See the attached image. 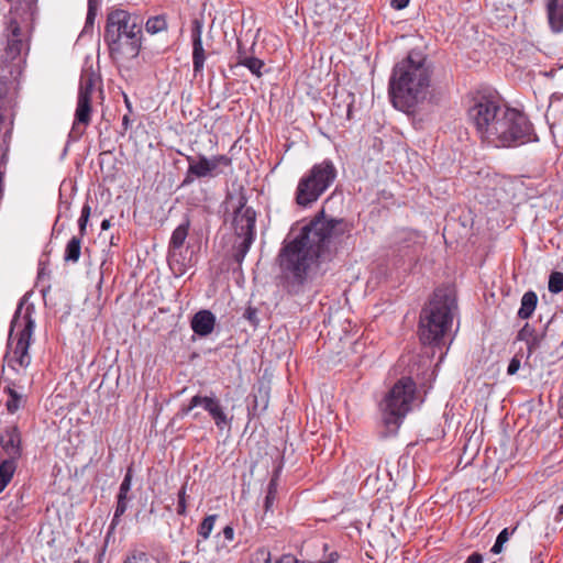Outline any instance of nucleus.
<instances>
[{
    "instance_id": "6ab92c4d",
    "label": "nucleus",
    "mask_w": 563,
    "mask_h": 563,
    "mask_svg": "<svg viewBox=\"0 0 563 563\" xmlns=\"http://www.w3.org/2000/svg\"><path fill=\"white\" fill-rule=\"evenodd\" d=\"M269 404V389L263 384L254 387L250 394V402L247 405V419L249 421L260 417Z\"/></svg>"
},
{
    "instance_id": "49530a36",
    "label": "nucleus",
    "mask_w": 563,
    "mask_h": 563,
    "mask_svg": "<svg viewBox=\"0 0 563 563\" xmlns=\"http://www.w3.org/2000/svg\"><path fill=\"white\" fill-rule=\"evenodd\" d=\"M516 530L517 527H514L511 530L509 528H505L499 532L496 539L499 540V542H501L503 544H505Z\"/></svg>"
},
{
    "instance_id": "412c9836",
    "label": "nucleus",
    "mask_w": 563,
    "mask_h": 563,
    "mask_svg": "<svg viewBox=\"0 0 563 563\" xmlns=\"http://www.w3.org/2000/svg\"><path fill=\"white\" fill-rule=\"evenodd\" d=\"M216 322V316L210 310L202 309L192 316L190 327L195 334L205 338L213 332Z\"/></svg>"
},
{
    "instance_id": "c85d7f7f",
    "label": "nucleus",
    "mask_w": 563,
    "mask_h": 563,
    "mask_svg": "<svg viewBox=\"0 0 563 563\" xmlns=\"http://www.w3.org/2000/svg\"><path fill=\"white\" fill-rule=\"evenodd\" d=\"M240 66L246 67L254 76L260 78L263 76L262 69L264 68L265 63L255 56H251L250 58L241 59Z\"/></svg>"
},
{
    "instance_id": "f704fd0d",
    "label": "nucleus",
    "mask_w": 563,
    "mask_h": 563,
    "mask_svg": "<svg viewBox=\"0 0 563 563\" xmlns=\"http://www.w3.org/2000/svg\"><path fill=\"white\" fill-rule=\"evenodd\" d=\"M9 399L7 400V409L10 413H14L22 404V396L19 395L15 390L9 388Z\"/></svg>"
},
{
    "instance_id": "864d4df0",
    "label": "nucleus",
    "mask_w": 563,
    "mask_h": 563,
    "mask_svg": "<svg viewBox=\"0 0 563 563\" xmlns=\"http://www.w3.org/2000/svg\"><path fill=\"white\" fill-rule=\"evenodd\" d=\"M504 544L496 539L493 548L490 549L492 553L499 554L503 551Z\"/></svg>"
},
{
    "instance_id": "bf43d9fd",
    "label": "nucleus",
    "mask_w": 563,
    "mask_h": 563,
    "mask_svg": "<svg viewBox=\"0 0 563 563\" xmlns=\"http://www.w3.org/2000/svg\"><path fill=\"white\" fill-rule=\"evenodd\" d=\"M559 412L560 416L563 418V396L560 399Z\"/></svg>"
},
{
    "instance_id": "58836bf2",
    "label": "nucleus",
    "mask_w": 563,
    "mask_h": 563,
    "mask_svg": "<svg viewBox=\"0 0 563 563\" xmlns=\"http://www.w3.org/2000/svg\"><path fill=\"white\" fill-rule=\"evenodd\" d=\"M257 314H258V310H257V308L252 307V306H249V307L245 309L244 313H243V318H244L245 320H247V321H249V323H250L252 327L256 328V327L258 325V323H260V319H258Z\"/></svg>"
},
{
    "instance_id": "2eb2a0df",
    "label": "nucleus",
    "mask_w": 563,
    "mask_h": 563,
    "mask_svg": "<svg viewBox=\"0 0 563 563\" xmlns=\"http://www.w3.org/2000/svg\"><path fill=\"white\" fill-rule=\"evenodd\" d=\"M134 474V464L131 463L125 472V475L120 484L119 493L117 495V504L114 514L111 520V523L108 528L107 534H106V541L109 540V538L114 533V530L117 526L119 525L121 517L125 514L129 503L133 498L132 495H130L131 487H132V479Z\"/></svg>"
},
{
    "instance_id": "ddd939ff",
    "label": "nucleus",
    "mask_w": 563,
    "mask_h": 563,
    "mask_svg": "<svg viewBox=\"0 0 563 563\" xmlns=\"http://www.w3.org/2000/svg\"><path fill=\"white\" fill-rule=\"evenodd\" d=\"M201 406L213 420L216 427L219 430H223L225 427L230 428L232 424L233 417H229L224 411V407L222 406L220 399L212 396H202L200 394L191 397L187 405H183L177 416L180 418L186 417L194 408Z\"/></svg>"
},
{
    "instance_id": "7ed1b4c3",
    "label": "nucleus",
    "mask_w": 563,
    "mask_h": 563,
    "mask_svg": "<svg viewBox=\"0 0 563 563\" xmlns=\"http://www.w3.org/2000/svg\"><path fill=\"white\" fill-rule=\"evenodd\" d=\"M433 74L432 64L420 51L411 49L397 62L388 80V97L391 104L406 113L426 99Z\"/></svg>"
},
{
    "instance_id": "20e7f679",
    "label": "nucleus",
    "mask_w": 563,
    "mask_h": 563,
    "mask_svg": "<svg viewBox=\"0 0 563 563\" xmlns=\"http://www.w3.org/2000/svg\"><path fill=\"white\" fill-rule=\"evenodd\" d=\"M103 41L112 60L136 58L143 44V19L128 10L111 8L106 18Z\"/></svg>"
},
{
    "instance_id": "e2e57ef3",
    "label": "nucleus",
    "mask_w": 563,
    "mask_h": 563,
    "mask_svg": "<svg viewBox=\"0 0 563 563\" xmlns=\"http://www.w3.org/2000/svg\"><path fill=\"white\" fill-rule=\"evenodd\" d=\"M47 291H48V288H43V289L41 290V292H42V297H43V299H44V300H45V297H46V292H47Z\"/></svg>"
},
{
    "instance_id": "4c0bfd02",
    "label": "nucleus",
    "mask_w": 563,
    "mask_h": 563,
    "mask_svg": "<svg viewBox=\"0 0 563 563\" xmlns=\"http://www.w3.org/2000/svg\"><path fill=\"white\" fill-rule=\"evenodd\" d=\"M538 333L534 327L530 325L528 322L519 330L517 334V340L519 341H529L530 339L537 336Z\"/></svg>"
},
{
    "instance_id": "9d476101",
    "label": "nucleus",
    "mask_w": 563,
    "mask_h": 563,
    "mask_svg": "<svg viewBox=\"0 0 563 563\" xmlns=\"http://www.w3.org/2000/svg\"><path fill=\"white\" fill-rule=\"evenodd\" d=\"M188 169L183 180V186L189 185L195 179L214 178L223 173V168L231 167L232 158L225 154L213 155L210 158L199 154L197 158L187 155Z\"/></svg>"
},
{
    "instance_id": "4d7b16f0",
    "label": "nucleus",
    "mask_w": 563,
    "mask_h": 563,
    "mask_svg": "<svg viewBox=\"0 0 563 563\" xmlns=\"http://www.w3.org/2000/svg\"><path fill=\"white\" fill-rule=\"evenodd\" d=\"M563 516V504L559 507L558 514L555 516V521H559Z\"/></svg>"
},
{
    "instance_id": "a18cd8bd",
    "label": "nucleus",
    "mask_w": 563,
    "mask_h": 563,
    "mask_svg": "<svg viewBox=\"0 0 563 563\" xmlns=\"http://www.w3.org/2000/svg\"><path fill=\"white\" fill-rule=\"evenodd\" d=\"M70 206L71 203L69 201L60 200L58 205V218L63 216L69 218Z\"/></svg>"
},
{
    "instance_id": "a19ab883",
    "label": "nucleus",
    "mask_w": 563,
    "mask_h": 563,
    "mask_svg": "<svg viewBox=\"0 0 563 563\" xmlns=\"http://www.w3.org/2000/svg\"><path fill=\"white\" fill-rule=\"evenodd\" d=\"M202 550L203 549L201 548V540H197V542L194 547H191L189 543L184 544L183 549H181V555L183 556L196 555Z\"/></svg>"
},
{
    "instance_id": "c756f323",
    "label": "nucleus",
    "mask_w": 563,
    "mask_h": 563,
    "mask_svg": "<svg viewBox=\"0 0 563 563\" xmlns=\"http://www.w3.org/2000/svg\"><path fill=\"white\" fill-rule=\"evenodd\" d=\"M97 12H98V1L97 0H88V11H87V16H86L82 33L92 32Z\"/></svg>"
},
{
    "instance_id": "774afa93",
    "label": "nucleus",
    "mask_w": 563,
    "mask_h": 563,
    "mask_svg": "<svg viewBox=\"0 0 563 563\" xmlns=\"http://www.w3.org/2000/svg\"><path fill=\"white\" fill-rule=\"evenodd\" d=\"M115 240H113V236L111 238L110 244H114Z\"/></svg>"
},
{
    "instance_id": "aec40b11",
    "label": "nucleus",
    "mask_w": 563,
    "mask_h": 563,
    "mask_svg": "<svg viewBox=\"0 0 563 563\" xmlns=\"http://www.w3.org/2000/svg\"><path fill=\"white\" fill-rule=\"evenodd\" d=\"M0 445L8 459L18 460L21 456V435L16 427H7L2 431Z\"/></svg>"
},
{
    "instance_id": "0eeeda50",
    "label": "nucleus",
    "mask_w": 563,
    "mask_h": 563,
    "mask_svg": "<svg viewBox=\"0 0 563 563\" xmlns=\"http://www.w3.org/2000/svg\"><path fill=\"white\" fill-rule=\"evenodd\" d=\"M32 296V290L27 291L20 300L16 311L10 324L8 339L10 362H15L22 367L31 364L29 354L30 340L33 331V320L31 318V307L26 308L25 314L21 317L23 306Z\"/></svg>"
},
{
    "instance_id": "2f4dec72",
    "label": "nucleus",
    "mask_w": 563,
    "mask_h": 563,
    "mask_svg": "<svg viewBox=\"0 0 563 563\" xmlns=\"http://www.w3.org/2000/svg\"><path fill=\"white\" fill-rule=\"evenodd\" d=\"M250 563H272L271 551L266 547L255 549L250 555Z\"/></svg>"
},
{
    "instance_id": "5701e85b",
    "label": "nucleus",
    "mask_w": 563,
    "mask_h": 563,
    "mask_svg": "<svg viewBox=\"0 0 563 563\" xmlns=\"http://www.w3.org/2000/svg\"><path fill=\"white\" fill-rule=\"evenodd\" d=\"M81 246L82 238L76 235L71 236V239L66 243L64 250V262L67 264L78 263L81 255Z\"/></svg>"
},
{
    "instance_id": "dca6fc26",
    "label": "nucleus",
    "mask_w": 563,
    "mask_h": 563,
    "mask_svg": "<svg viewBox=\"0 0 563 563\" xmlns=\"http://www.w3.org/2000/svg\"><path fill=\"white\" fill-rule=\"evenodd\" d=\"M312 183L327 191L338 177V169L330 158H325L320 163L312 165V167L303 174Z\"/></svg>"
},
{
    "instance_id": "9b49d317",
    "label": "nucleus",
    "mask_w": 563,
    "mask_h": 563,
    "mask_svg": "<svg viewBox=\"0 0 563 563\" xmlns=\"http://www.w3.org/2000/svg\"><path fill=\"white\" fill-rule=\"evenodd\" d=\"M34 18L27 15L26 19L12 16L8 23V40L5 47V56L8 59L14 60L18 57L26 55L30 51L32 24Z\"/></svg>"
},
{
    "instance_id": "4468645a",
    "label": "nucleus",
    "mask_w": 563,
    "mask_h": 563,
    "mask_svg": "<svg viewBox=\"0 0 563 563\" xmlns=\"http://www.w3.org/2000/svg\"><path fill=\"white\" fill-rule=\"evenodd\" d=\"M190 224V219L188 216H186L185 220L173 231L168 242L167 262L170 269L177 276H181L187 269V265L179 260V251L184 246L185 241L189 234Z\"/></svg>"
},
{
    "instance_id": "5fc2aeb1",
    "label": "nucleus",
    "mask_w": 563,
    "mask_h": 563,
    "mask_svg": "<svg viewBox=\"0 0 563 563\" xmlns=\"http://www.w3.org/2000/svg\"><path fill=\"white\" fill-rule=\"evenodd\" d=\"M123 100H124V104L128 109V113H132L133 112L132 102L130 101L126 93H123Z\"/></svg>"
},
{
    "instance_id": "f8f14e48",
    "label": "nucleus",
    "mask_w": 563,
    "mask_h": 563,
    "mask_svg": "<svg viewBox=\"0 0 563 563\" xmlns=\"http://www.w3.org/2000/svg\"><path fill=\"white\" fill-rule=\"evenodd\" d=\"M92 91H93V82L91 79L86 80L80 84L78 98H77V107L75 111L74 122L68 134V141L77 142L79 141L84 134L86 133L87 126L91 122V113H92Z\"/></svg>"
},
{
    "instance_id": "ea45409f",
    "label": "nucleus",
    "mask_w": 563,
    "mask_h": 563,
    "mask_svg": "<svg viewBox=\"0 0 563 563\" xmlns=\"http://www.w3.org/2000/svg\"><path fill=\"white\" fill-rule=\"evenodd\" d=\"M329 549H330L329 544L324 543L323 544V552H324V554H323L322 560H320L319 562H313V563H335L339 560L340 555L334 550L328 552Z\"/></svg>"
},
{
    "instance_id": "393cba45",
    "label": "nucleus",
    "mask_w": 563,
    "mask_h": 563,
    "mask_svg": "<svg viewBox=\"0 0 563 563\" xmlns=\"http://www.w3.org/2000/svg\"><path fill=\"white\" fill-rule=\"evenodd\" d=\"M144 29L151 35H155L161 32H166L168 30L167 15L165 13H162L150 16L144 24Z\"/></svg>"
},
{
    "instance_id": "cd10ccee",
    "label": "nucleus",
    "mask_w": 563,
    "mask_h": 563,
    "mask_svg": "<svg viewBox=\"0 0 563 563\" xmlns=\"http://www.w3.org/2000/svg\"><path fill=\"white\" fill-rule=\"evenodd\" d=\"M217 519L218 515H208L203 518L197 528L198 540L202 542L210 537Z\"/></svg>"
},
{
    "instance_id": "a878e982",
    "label": "nucleus",
    "mask_w": 563,
    "mask_h": 563,
    "mask_svg": "<svg viewBox=\"0 0 563 563\" xmlns=\"http://www.w3.org/2000/svg\"><path fill=\"white\" fill-rule=\"evenodd\" d=\"M15 468H16V460L7 457L0 463V493L11 482L13 474L15 472Z\"/></svg>"
},
{
    "instance_id": "6e6552de",
    "label": "nucleus",
    "mask_w": 563,
    "mask_h": 563,
    "mask_svg": "<svg viewBox=\"0 0 563 563\" xmlns=\"http://www.w3.org/2000/svg\"><path fill=\"white\" fill-rule=\"evenodd\" d=\"M427 236L419 230L402 228L390 245V262L396 268L411 271L426 251Z\"/></svg>"
},
{
    "instance_id": "423d86ee",
    "label": "nucleus",
    "mask_w": 563,
    "mask_h": 563,
    "mask_svg": "<svg viewBox=\"0 0 563 563\" xmlns=\"http://www.w3.org/2000/svg\"><path fill=\"white\" fill-rule=\"evenodd\" d=\"M417 384L411 377L399 378L380 402L382 420L389 434H395L412 409Z\"/></svg>"
},
{
    "instance_id": "c03bdc74",
    "label": "nucleus",
    "mask_w": 563,
    "mask_h": 563,
    "mask_svg": "<svg viewBox=\"0 0 563 563\" xmlns=\"http://www.w3.org/2000/svg\"><path fill=\"white\" fill-rule=\"evenodd\" d=\"M521 360L518 354H516L509 362L507 367L508 375H515L520 368Z\"/></svg>"
},
{
    "instance_id": "72a5a7b5",
    "label": "nucleus",
    "mask_w": 563,
    "mask_h": 563,
    "mask_svg": "<svg viewBox=\"0 0 563 563\" xmlns=\"http://www.w3.org/2000/svg\"><path fill=\"white\" fill-rule=\"evenodd\" d=\"M186 492H187V485L184 484L177 494L178 501H177L176 512L179 516L187 515V498H188V496H187Z\"/></svg>"
},
{
    "instance_id": "de8ad7c7",
    "label": "nucleus",
    "mask_w": 563,
    "mask_h": 563,
    "mask_svg": "<svg viewBox=\"0 0 563 563\" xmlns=\"http://www.w3.org/2000/svg\"><path fill=\"white\" fill-rule=\"evenodd\" d=\"M307 561H300L292 554H283L274 563H306Z\"/></svg>"
},
{
    "instance_id": "39448f33",
    "label": "nucleus",
    "mask_w": 563,
    "mask_h": 563,
    "mask_svg": "<svg viewBox=\"0 0 563 563\" xmlns=\"http://www.w3.org/2000/svg\"><path fill=\"white\" fill-rule=\"evenodd\" d=\"M456 298L446 288H437L421 309L418 324L419 340L423 345L441 346L453 322Z\"/></svg>"
},
{
    "instance_id": "69168bd1",
    "label": "nucleus",
    "mask_w": 563,
    "mask_h": 563,
    "mask_svg": "<svg viewBox=\"0 0 563 563\" xmlns=\"http://www.w3.org/2000/svg\"><path fill=\"white\" fill-rule=\"evenodd\" d=\"M112 153V150H107V151H103L102 154H111Z\"/></svg>"
},
{
    "instance_id": "f03ea898",
    "label": "nucleus",
    "mask_w": 563,
    "mask_h": 563,
    "mask_svg": "<svg viewBox=\"0 0 563 563\" xmlns=\"http://www.w3.org/2000/svg\"><path fill=\"white\" fill-rule=\"evenodd\" d=\"M466 99L468 121L483 144L511 148L539 140L529 117L510 107L496 89L481 86L470 90Z\"/></svg>"
},
{
    "instance_id": "bb28decb",
    "label": "nucleus",
    "mask_w": 563,
    "mask_h": 563,
    "mask_svg": "<svg viewBox=\"0 0 563 563\" xmlns=\"http://www.w3.org/2000/svg\"><path fill=\"white\" fill-rule=\"evenodd\" d=\"M277 493H278V473L276 472L272 476V478L267 485V492H266V496H265V500H264V509L266 512L272 511L274 503L277 498Z\"/></svg>"
},
{
    "instance_id": "4be33fe9",
    "label": "nucleus",
    "mask_w": 563,
    "mask_h": 563,
    "mask_svg": "<svg viewBox=\"0 0 563 563\" xmlns=\"http://www.w3.org/2000/svg\"><path fill=\"white\" fill-rule=\"evenodd\" d=\"M549 27L553 33L563 32V0H545Z\"/></svg>"
},
{
    "instance_id": "338daca9",
    "label": "nucleus",
    "mask_w": 563,
    "mask_h": 563,
    "mask_svg": "<svg viewBox=\"0 0 563 563\" xmlns=\"http://www.w3.org/2000/svg\"><path fill=\"white\" fill-rule=\"evenodd\" d=\"M115 240H113V236L111 238L110 244H114Z\"/></svg>"
},
{
    "instance_id": "37998d69",
    "label": "nucleus",
    "mask_w": 563,
    "mask_h": 563,
    "mask_svg": "<svg viewBox=\"0 0 563 563\" xmlns=\"http://www.w3.org/2000/svg\"><path fill=\"white\" fill-rule=\"evenodd\" d=\"M541 340H542V336H540L538 334L537 336H534L526 342L527 350H528V357H530L533 354V352L540 346Z\"/></svg>"
},
{
    "instance_id": "13d9d810",
    "label": "nucleus",
    "mask_w": 563,
    "mask_h": 563,
    "mask_svg": "<svg viewBox=\"0 0 563 563\" xmlns=\"http://www.w3.org/2000/svg\"><path fill=\"white\" fill-rule=\"evenodd\" d=\"M44 275H45L44 268L37 269V275H36L37 280H41L44 277Z\"/></svg>"
},
{
    "instance_id": "e433bc0d",
    "label": "nucleus",
    "mask_w": 563,
    "mask_h": 563,
    "mask_svg": "<svg viewBox=\"0 0 563 563\" xmlns=\"http://www.w3.org/2000/svg\"><path fill=\"white\" fill-rule=\"evenodd\" d=\"M12 121L10 119V114L7 109L0 108V130H4V139L10 136Z\"/></svg>"
},
{
    "instance_id": "8fccbe9b",
    "label": "nucleus",
    "mask_w": 563,
    "mask_h": 563,
    "mask_svg": "<svg viewBox=\"0 0 563 563\" xmlns=\"http://www.w3.org/2000/svg\"><path fill=\"white\" fill-rule=\"evenodd\" d=\"M130 114H131V113H126V114H124V115H123V118H122V130L120 131V134H121L122 136H124V135H125L126 131H128V130L130 129V126H131L132 121H131V119H130Z\"/></svg>"
},
{
    "instance_id": "b1692460",
    "label": "nucleus",
    "mask_w": 563,
    "mask_h": 563,
    "mask_svg": "<svg viewBox=\"0 0 563 563\" xmlns=\"http://www.w3.org/2000/svg\"><path fill=\"white\" fill-rule=\"evenodd\" d=\"M538 305V296L533 290L526 291L521 298V306L518 310V318L526 320L529 319Z\"/></svg>"
},
{
    "instance_id": "f3484780",
    "label": "nucleus",
    "mask_w": 563,
    "mask_h": 563,
    "mask_svg": "<svg viewBox=\"0 0 563 563\" xmlns=\"http://www.w3.org/2000/svg\"><path fill=\"white\" fill-rule=\"evenodd\" d=\"M203 22L200 19H194L190 25V37L192 44V69L195 76L203 71L207 53L202 44Z\"/></svg>"
},
{
    "instance_id": "0e129e2a",
    "label": "nucleus",
    "mask_w": 563,
    "mask_h": 563,
    "mask_svg": "<svg viewBox=\"0 0 563 563\" xmlns=\"http://www.w3.org/2000/svg\"><path fill=\"white\" fill-rule=\"evenodd\" d=\"M351 113H352V103H350L347 107V118L349 119L351 118Z\"/></svg>"
},
{
    "instance_id": "09e8293b",
    "label": "nucleus",
    "mask_w": 563,
    "mask_h": 563,
    "mask_svg": "<svg viewBox=\"0 0 563 563\" xmlns=\"http://www.w3.org/2000/svg\"><path fill=\"white\" fill-rule=\"evenodd\" d=\"M221 534L223 536V538L225 540H228L229 542H232L234 540V529L232 526L228 525L225 526L222 531H221ZM220 533L217 536L219 537Z\"/></svg>"
},
{
    "instance_id": "a211bd4d",
    "label": "nucleus",
    "mask_w": 563,
    "mask_h": 563,
    "mask_svg": "<svg viewBox=\"0 0 563 563\" xmlns=\"http://www.w3.org/2000/svg\"><path fill=\"white\" fill-rule=\"evenodd\" d=\"M324 192L323 189L302 175L295 191V202L301 208H309L318 201Z\"/></svg>"
},
{
    "instance_id": "1a4fd4ad",
    "label": "nucleus",
    "mask_w": 563,
    "mask_h": 563,
    "mask_svg": "<svg viewBox=\"0 0 563 563\" xmlns=\"http://www.w3.org/2000/svg\"><path fill=\"white\" fill-rule=\"evenodd\" d=\"M247 197L241 192L238 198V206L233 211V229L242 241L234 246L233 260L241 266L256 238V211L247 207Z\"/></svg>"
},
{
    "instance_id": "6e6d98bb",
    "label": "nucleus",
    "mask_w": 563,
    "mask_h": 563,
    "mask_svg": "<svg viewBox=\"0 0 563 563\" xmlns=\"http://www.w3.org/2000/svg\"><path fill=\"white\" fill-rule=\"evenodd\" d=\"M101 230L102 231H107L108 229H110L111 227V220L110 219H104L102 222H101Z\"/></svg>"
},
{
    "instance_id": "3c124183",
    "label": "nucleus",
    "mask_w": 563,
    "mask_h": 563,
    "mask_svg": "<svg viewBox=\"0 0 563 563\" xmlns=\"http://www.w3.org/2000/svg\"><path fill=\"white\" fill-rule=\"evenodd\" d=\"M465 563H483V555L479 552H473Z\"/></svg>"
},
{
    "instance_id": "680f3d73",
    "label": "nucleus",
    "mask_w": 563,
    "mask_h": 563,
    "mask_svg": "<svg viewBox=\"0 0 563 563\" xmlns=\"http://www.w3.org/2000/svg\"><path fill=\"white\" fill-rule=\"evenodd\" d=\"M542 554L540 553L534 559L537 560V563H544V561L541 559Z\"/></svg>"
},
{
    "instance_id": "7c9ffc66",
    "label": "nucleus",
    "mask_w": 563,
    "mask_h": 563,
    "mask_svg": "<svg viewBox=\"0 0 563 563\" xmlns=\"http://www.w3.org/2000/svg\"><path fill=\"white\" fill-rule=\"evenodd\" d=\"M91 214V207L88 201H86L81 208V213L78 219V231L79 234L77 236L84 238L87 235V225L89 222V218Z\"/></svg>"
},
{
    "instance_id": "f257e3e1",
    "label": "nucleus",
    "mask_w": 563,
    "mask_h": 563,
    "mask_svg": "<svg viewBox=\"0 0 563 563\" xmlns=\"http://www.w3.org/2000/svg\"><path fill=\"white\" fill-rule=\"evenodd\" d=\"M350 230L345 219L327 216L324 209L300 228L291 227L276 256L283 289L289 296L302 294L311 272L332 260L334 241Z\"/></svg>"
},
{
    "instance_id": "473e14b6",
    "label": "nucleus",
    "mask_w": 563,
    "mask_h": 563,
    "mask_svg": "<svg viewBox=\"0 0 563 563\" xmlns=\"http://www.w3.org/2000/svg\"><path fill=\"white\" fill-rule=\"evenodd\" d=\"M548 288L552 294H559L563 291V273L552 272L549 277Z\"/></svg>"
},
{
    "instance_id": "052dcab7",
    "label": "nucleus",
    "mask_w": 563,
    "mask_h": 563,
    "mask_svg": "<svg viewBox=\"0 0 563 563\" xmlns=\"http://www.w3.org/2000/svg\"><path fill=\"white\" fill-rule=\"evenodd\" d=\"M179 534L185 538V523L181 525V528L179 529Z\"/></svg>"
},
{
    "instance_id": "603ef678",
    "label": "nucleus",
    "mask_w": 563,
    "mask_h": 563,
    "mask_svg": "<svg viewBox=\"0 0 563 563\" xmlns=\"http://www.w3.org/2000/svg\"><path fill=\"white\" fill-rule=\"evenodd\" d=\"M410 0H391V7L396 10H402L409 4Z\"/></svg>"
},
{
    "instance_id": "79ce46f5",
    "label": "nucleus",
    "mask_w": 563,
    "mask_h": 563,
    "mask_svg": "<svg viewBox=\"0 0 563 563\" xmlns=\"http://www.w3.org/2000/svg\"><path fill=\"white\" fill-rule=\"evenodd\" d=\"M251 56L252 55L247 54V51H246V47L244 46V44L240 40H238L236 52H235V59H236L235 66H240L241 59L250 58Z\"/></svg>"
},
{
    "instance_id": "c9c22d12",
    "label": "nucleus",
    "mask_w": 563,
    "mask_h": 563,
    "mask_svg": "<svg viewBox=\"0 0 563 563\" xmlns=\"http://www.w3.org/2000/svg\"><path fill=\"white\" fill-rule=\"evenodd\" d=\"M123 563H153V559L145 552L135 551L128 555Z\"/></svg>"
}]
</instances>
